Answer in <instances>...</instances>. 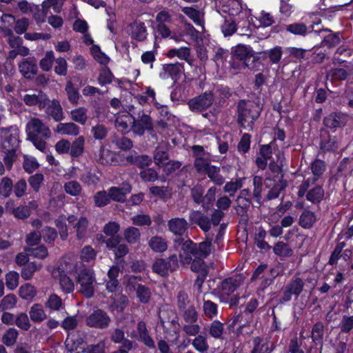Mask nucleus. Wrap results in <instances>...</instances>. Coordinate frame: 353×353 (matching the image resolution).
Segmentation results:
<instances>
[{
    "instance_id": "obj_28",
    "label": "nucleus",
    "mask_w": 353,
    "mask_h": 353,
    "mask_svg": "<svg viewBox=\"0 0 353 353\" xmlns=\"http://www.w3.org/2000/svg\"><path fill=\"white\" fill-rule=\"evenodd\" d=\"M148 245L154 252H164L168 249L166 240L159 236H152L148 241Z\"/></svg>"
},
{
    "instance_id": "obj_14",
    "label": "nucleus",
    "mask_w": 353,
    "mask_h": 353,
    "mask_svg": "<svg viewBox=\"0 0 353 353\" xmlns=\"http://www.w3.org/2000/svg\"><path fill=\"white\" fill-rule=\"evenodd\" d=\"M24 103L28 106H37L39 110H43L49 101V98L42 91L37 93L26 94L22 98Z\"/></svg>"
},
{
    "instance_id": "obj_22",
    "label": "nucleus",
    "mask_w": 353,
    "mask_h": 353,
    "mask_svg": "<svg viewBox=\"0 0 353 353\" xmlns=\"http://www.w3.org/2000/svg\"><path fill=\"white\" fill-rule=\"evenodd\" d=\"M153 158L155 164L159 168H163L167 164L169 161V154L165 143H161L156 148Z\"/></svg>"
},
{
    "instance_id": "obj_38",
    "label": "nucleus",
    "mask_w": 353,
    "mask_h": 353,
    "mask_svg": "<svg viewBox=\"0 0 353 353\" xmlns=\"http://www.w3.org/2000/svg\"><path fill=\"white\" fill-rule=\"evenodd\" d=\"M45 306L51 310L58 311L64 307V304L61 297L52 293L49 295L45 303Z\"/></svg>"
},
{
    "instance_id": "obj_32",
    "label": "nucleus",
    "mask_w": 353,
    "mask_h": 353,
    "mask_svg": "<svg viewBox=\"0 0 353 353\" xmlns=\"http://www.w3.org/2000/svg\"><path fill=\"white\" fill-rule=\"evenodd\" d=\"M111 143L114 144L117 149L122 150H129L133 147L132 140L123 136L116 134L112 136Z\"/></svg>"
},
{
    "instance_id": "obj_43",
    "label": "nucleus",
    "mask_w": 353,
    "mask_h": 353,
    "mask_svg": "<svg viewBox=\"0 0 353 353\" xmlns=\"http://www.w3.org/2000/svg\"><path fill=\"white\" fill-rule=\"evenodd\" d=\"M210 180L217 185H221L225 182V179L220 174V168L212 165L205 173Z\"/></svg>"
},
{
    "instance_id": "obj_41",
    "label": "nucleus",
    "mask_w": 353,
    "mask_h": 353,
    "mask_svg": "<svg viewBox=\"0 0 353 353\" xmlns=\"http://www.w3.org/2000/svg\"><path fill=\"white\" fill-rule=\"evenodd\" d=\"M324 196V190L320 185H316L310 190L306 194L307 201L313 203H318L321 201Z\"/></svg>"
},
{
    "instance_id": "obj_2",
    "label": "nucleus",
    "mask_w": 353,
    "mask_h": 353,
    "mask_svg": "<svg viewBox=\"0 0 353 353\" xmlns=\"http://www.w3.org/2000/svg\"><path fill=\"white\" fill-rule=\"evenodd\" d=\"M130 115L132 119L131 130L135 134L143 136L145 131L152 132L154 130V123L152 117L143 110L135 111L132 105L129 108Z\"/></svg>"
},
{
    "instance_id": "obj_16",
    "label": "nucleus",
    "mask_w": 353,
    "mask_h": 353,
    "mask_svg": "<svg viewBox=\"0 0 353 353\" xmlns=\"http://www.w3.org/2000/svg\"><path fill=\"white\" fill-rule=\"evenodd\" d=\"M44 109L46 114L56 122H60L64 119L63 108L57 99H49Z\"/></svg>"
},
{
    "instance_id": "obj_25",
    "label": "nucleus",
    "mask_w": 353,
    "mask_h": 353,
    "mask_svg": "<svg viewBox=\"0 0 353 353\" xmlns=\"http://www.w3.org/2000/svg\"><path fill=\"white\" fill-rule=\"evenodd\" d=\"M126 160L128 163L142 169L148 167L152 163V159L149 156L145 154L128 155L126 157Z\"/></svg>"
},
{
    "instance_id": "obj_44",
    "label": "nucleus",
    "mask_w": 353,
    "mask_h": 353,
    "mask_svg": "<svg viewBox=\"0 0 353 353\" xmlns=\"http://www.w3.org/2000/svg\"><path fill=\"white\" fill-rule=\"evenodd\" d=\"M84 138L82 136L79 137L70 143V154L72 157H78L81 156L84 150Z\"/></svg>"
},
{
    "instance_id": "obj_19",
    "label": "nucleus",
    "mask_w": 353,
    "mask_h": 353,
    "mask_svg": "<svg viewBox=\"0 0 353 353\" xmlns=\"http://www.w3.org/2000/svg\"><path fill=\"white\" fill-rule=\"evenodd\" d=\"M169 231L174 235L182 236L188 230V222L183 218H173L168 222Z\"/></svg>"
},
{
    "instance_id": "obj_5",
    "label": "nucleus",
    "mask_w": 353,
    "mask_h": 353,
    "mask_svg": "<svg viewBox=\"0 0 353 353\" xmlns=\"http://www.w3.org/2000/svg\"><path fill=\"white\" fill-rule=\"evenodd\" d=\"M233 56L241 62L240 69L252 68L254 62L258 59L254 55L252 48L243 44H238L234 47Z\"/></svg>"
},
{
    "instance_id": "obj_20",
    "label": "nucleus",
    "mask_w": 353,
    "mask_h": 353,
    "mask_svg": "<svg viewBox=\"0 0 353 353\" xmlns=\"http://www.w3.org/2000/svg\"><path fill=\"white\" fill-rule=\"evenodd\" d=\"M20 73L28 79H31L34 75L37 74L38 69L36 61L34 59H24L19 64Z\"/></svg>"
},
{
    "instance_id": "obj_63",
    "label": "nucleus",
    "mask_w": 353,
    "mask_h": 353,
    "mask_svg": "<svg viewBox=\"0 0 353 353\" xmlns=\"http://www.w3.org/2000/svg\"><path fill=\"white\" fill-rule=\"evenodd\" d=\"M261 339L260 337H255L253 340L254 347L252 353H271L272 349L269 347L268 344L261 343Z\"/></svg>"
},
{
    "instance_id": "obj_17",
    "label": "nucleus",
    "mask_w": 353,
    "mask_h": 353,
    "mask_svg": "<svg viewBox=\"0 0 353 353\" xmlns=\"http://www.w3.org/2000/svg\"><path fill=\"white\" fill-rule=\"evenodd\" d=\"M132 190V186L128 183H123L120 187H111L108 190L110 199L114 201L123 203L126 200V195Z\"/></svg>"
},
{
    "instance_id": "obj_34",
    "label": "nucleus",
    "mask_w": 353,
    "mask_h": 353,
    "mask_svg": "<svg viewBox=\"0 0 353 353\" xmlns=\"http://www.w3.org/2000/svg\"><path fill=\"white\" fill-rule=\"evenodd\" d=\"M316 221V215L310 210H304L299 217V225L305 228H311Z\"/></svg>"
},
{
    "instance_id": "obj_24",
    "label": "nucleus",
    "mask_w": 353,
    "mask_h": 353,
    "mask_svg": "<svg viewBox=\"0 0 353 353\" xmlns=\"http://www.w3.org/2000/svg\"><path fill=\"white\" fill-rule=\"evenodd\" d=\"M319 34H321L324 32H328L327 34L323 36V40L321 42V46L323 47H327L331 48L340 43V37L338 34L332 33L331 30L329 29H322L320 30H315Z\"/></svg>"
},
{
    "instance_id": "obj_7",
    "label": "nucleus",
    "mask_w": 353,
    "mask_h": 353,
    "mask_svg": "<svg viewBox=\"0 0 353 353\" xmlns=\"http://www.w3.org/2000/svg\"><path fill=\"white\" fill-rule=\"evenodd\" d=\"M305 285L304 281L298 276H294L289 283L285 286L283 295L280 298L279 303L283 304L291 301L292 295L298 298L303 291Z\"/></svg>"
},
{
    "instance_id": "obj_53",
    "label": "nucleus",
    "mask_w": 353,
    "mask_h": 353,
    "mask_svg": "<svg viewBox=\"0 0 353 353\" xmlns=\"http://www.w3.org/2000/svg\"><path fill=\"white\" fill-rule=\"evenodd\" d=\"M25 251L29 254L34 257L44 259L48 256V249L44 245H40L37 248H26Z\"/></svg>"
},
{
    "instance_id": "obj_33",
    "label": "nucleus",
    "mask_w": 353,
    "mask_h": 353,
    "mask_svg": "<svg viewBox=\"0 0 353 353\" xmlns=\"http://www.w3.org/2000/svg\"><path fill=\"white\" fill-rule=\"evenodd\" d=\"M213 234L206 235L205 240L200 243L198 245V255L199 257H207L212 250V237Z\"/></svg>"
},
{
    "instance_id": "obj_31",
    "label": "nucleus",
    "mask_w": 353,
    "mask_h": 353,
    "mask_svg": "<svg viewBox=\"0 0 353 353\" xmlns=\"http://www.w3.org/2000/svg\"><path fill=\"white\" fill-rule=\"evenodd\" d=\"M320 148L323 152L335 151L339 148V139L336 136L329 134L327 139L321 140Z\"/></svg>"
},
{
    "instance_id": "obj_47",
    "label": "nucleus",
    "mask_w": 353,
    "mask_h": 353,
    "mask_svg": "<svg viewBox=\"0 0 353 353\" xmlns=\"http://www.w3.org/2000/svg\"><path fill=\"white\" fill-rule=\"evenodd\" d=\"M273 251L275 254L282 257H288L293 254L292 250L283 241L277 242L273 248Z\"/></svg>"
},
{
    "instance_id": "obj_45",
    "label": "nucleus",
    "mask_w": 353,
    "mask_h": 353,
    "mask_svg": "<svg viewBox=\"0 0 353 353\" xmlns=\"http://www.w3.org/2000/svg\"><path fill=\"white\" fill-rule=\"evenodd\" d=\"M184 323H196L199 319L198 312L194 305H190L188 309L180 312Z\"/></svg>"
},
{
    "instance_id": "obj_52",
    "label": "nucleus",
    "mask_w": 353,
    "mask_h": 353,
    "mask_svg": "<svg viewBox=\"0 0 353 353\" xmlns=\"http://www.w3.org/2000/svg\"><path fill=\"white\" fill-rule=\"evenodd\" d=\"M140 236L139 230L135 227H129L124 232V238L130 244L137 243L140 239Z\"/></svg>"
},
{
    "instance_id": "obj_39",
    "label": "nucleus",
    "mask_w": 353,
    "mask_h": 353,
    "mask_svg": "<svg viewBox=\"0 0 353 353\" xmlns=\"http://www.w3.org/2000/svg\"><path fill=\"white\" fill-rule=\"evenodd\" d=\"M313 178L317 181L321 177L326 170V164L324 161L321 159H315L310 166Z\"/></svg>"
},
{
    "instance_id": "obj_23",
    "label": "nucleus",
    "mask_w": 353,
    "mask_h": 353,
    "mask_svg": "<svg viewBox=\"0 0 353 353\" xmlns=\"http://www.w3.org/2000/svg\"><path fill=\"white\" fill-rule=\"evenodd\" d=\"M130 34L132 39L142 41L146 39L147 30L143 22L134 21L130 25Z\"/></svg>"
},
{
    "instance_id": "obj_58",
    "label": "nucleus",
    "mask_w": 353,
    "mask_h": 353,
    "mask_svg": "<svg viewBox=\"0 0 353 353\" xmlns=\"http://www.w3.org/2000/svg\"><path fill=\"white\" fill-rule=\"evenodd\" d=\"M285 30L295 35L305 36L307 32V27L302 23H294L286 26Z\"/></svg>"
},
{
    "instance_id": "obj_8",
    "label": "nucleus",
    "mask_w": 353,
    "mask_h": 353,
    "mask_svg": "<svg viewBox=\"0 0 353 353\" xmlns=\"http://www.w3.org/2000/svg\"><path fill=\"white\" fill-rule=\"evenodd\" d=\"M245 277L241 274H235L233 276L224 279L219 288V296L220 300H225L244 282Z\"/></svg>"
},
{
    "instance_id": "obj_30",
    "label": "nucleus",
    "mask_w": 353,
    "mask_h": 353,
    "mask_svg": "<svg viewBox=\"0 0 353 353\" xmlns=\"http://www.w3.org/2000/svg\"><path fill=\"white\" fill-rule=\"evenodd\" d=\"M97 160L99 163L105 165H112L117 161L114 154L110 150L105 149L103 145L100 148Z\"/></svg>"
},
{
    "instance_id": "obj_60",
    "label": "nucleus",
    "mask_w": 353,
    "mask_h": 353,
    "mask_svg": "<svg viewBox=\"0 0 353 353\" xmlns=\"http://www.w3.org/2000/svg\"><path fill=\"white\" fill-rule=\"evenodd\" d=\"M108 128L103 124H97L91 128V133L96 140H103L108 135Z\"/></svg>"
},
{
    "instance_id": "obj_36",
    "label": "nucleus",
    "mask_w": 353,
    "mask_h": 353,
    "mask_svg": "<svg viewBox=\"0 0 353 353\" xmlns=\"http://www.w3.org/2000/svg\"><path fill=\"white\" fill-rule=\"evenodd\" d=\"M88 219L85 216H81L74 225L77 239L81 240L85 236L88 231Z\"/></svg>"
},
{
    "instance_id": "obj_50",
    "label": "nucleus",
    "mask_w": 353,
    "mask_h": 353,
    "mask_svg": "<svg viewBox=\"0 0 353 353\" xmlns=\"http://www.w3.org/2000/svg\"><path fill=\"white\" fill-rule=\"evenodd\" d=\"M19 335V332L15 328H9L2 336V342L8 347L14 345Z\"/></svg>"
},
{
    "instance_id": "obj_49",
    "label": "nucleus",
    "mask_w": 353,
    "mask_h": 353,
    "mask_svg": "<svg viewBox=\"0 0 353 353\" xmlns=\"http://www.w3.org/2000/svg\"><path fill=\"white\" fill-rule=\"evenodd\" d=\"M59 285L63 292L69 294L73 292L74 289V283L72 280L65 274H60Z\"/></svg>"
},
{
    "instance_id": "obj_21",
    "label": "nucleus",
    "mask_w": 353,
    "mask_h": 353,
    "mask_svg": "<svg viewBox=\"0 0 353 353\" xmlns=\"http://www.w3.org/2000/svg\"><path fill=\"white\" fill-rule=\"evenodd\" d=\"M189 220L192 224H196L205 232L210 230L211 221L209 218L199 211H192L189 216Z\"/></svg>"
},
{
    "instance_id": "obj_13",
    "label": "nucleus",
    "mask_w": 353,
    "mask_h": 353,
    "mask_svg": "<svg viewBox=\"0 0 353 353\" xmlns=\"http://www.w3.org/2000/svg\"><path fill=\"white\" fill-rule=\"evenodd\" d=\"M349 121V116L341 112H334L323 119V124L332 132L345 127Z\"/></svg>"
},
{
    "instance_id": "obj_27",
    "label": "nucleus",
    "mask_w": 353,
    "mask_h": 353,
    "mask_svg": "<svg viewBox=\"0 0 353 353\" xmlns=\"http://www.w3.org/2000/svg\"><path fill=\"white\" fill-rule=\"evenodd\" d=\"M163 69L168 77L176 80L183 71V64L179 62L176 63L165 64L163 66Z\"/></svg>"
},
{
    "instance_id": "obj_35",
    "label": "nucleus",
    "mask_w": 353,
    "mask_h": 353,
    "mask_svg": "<svg viewBox=\"0 0 353 353\" xmlns=\"http://www.w3.org/2000/svg\"><path fill=\"white\" fill-rule=\"evenodd\" d=\"M29 314L31 320L35 323H40L47 317L42 305L40 304H34L30 309Z\"/></svg>"
},
{
    "instance_id": "obj_40",
    "label": "nucleus",
    "mask_w": 353,
    "mask_h": 353,
    "mask_svg": "<svg viewBox=\"0 0 353 353\" xmlns=\"http://www.w3.org/2000/svg\"><path fill=\"white\" fill-rule=\"evenodd\" d=\"M182 12L196 25H202L203 14L199 10L192 7H183L182 8Z\"/></svg>"
},
{
    "instance_id": "obj_46",
    "label": "nucleus",
    "mask_w": 353,
    "mask_h": 353,
    "mask_svg": "<svg viewBox=\"0 0 353 353\" xmlns=\"http://www.w3.org/2000/svg\"><path fill=\"white\" fill-rule=\"evenodd\" d=\"M65 90L69 101L73 104H77L80 97L78 88L74 87L71 81H68L65 85Z\"/></svg>"
},
{
    "instance_id": "obj_54",
    "label": "nucleus",
    "mask_w": 353,
    "mask_h": 353,
    "mask_svg": "<svg viewBox=\"0 0 353 353\" xmlns=\"http://www.w3.org/2000/svg\"><path fill=\"white\" fill-rule=\"evenodd\" d=\"M87 109L85 108H79L71 111V118L73 121L84 125L88 119Z\"/></svg>"
},
{
    "instance_id": "obj_57",
    "label": "nucleus",
    "mask_w": 353,
    "mask_h": 353,
    "mask_svg": "<svg viewBox=\"0 0 353 353\" xmlns=\"http://www.w3.org/2000/svg\"><path fill=\"white\" fill-rule=\"evenodd\" d=\"M41 268V265H38L34 262L29 263L21 270V277L25 280H29L32 277L33 274Z\"/></svg>"
},
{
    "instance_id": "obj_10",
    "label": "nucleus",
    "mask_w": 353,
    "mask_h": 353,
    "mask_svg": "<svg viewBox=\"0 0 353 353\" xmlns=\"http://www.w3.org/2000/svg\"><path fill=\"white\" fill-rule=\"evenodd\" d=\"M214 100V94L211 91H208L190 99L188 105L192 111L201 112L209 108Z\"/></svg>"
},
{
    "instance_id": "obj_61",
    "label": "nucleus",
    "mask_w": 353,
    "mask_h": 353,
    "mask_svg": "<svg viewBox=\"0 0 353 353\" xmlns=\"http://www.w3.org/2000/svg\"><path fill=\"white\" fill-rule=\"evenodd\" d=\"M17 302V296L13 294L4 296L0 303V310L5 311L11 310L16 305Z\"/></svg>"
},
{
    "instance_id": "obj_42",
    "label": "nucleus",
    "mask_w": 353,
    "mask_h": 353,
    "mask_svg": "<svg viewBox=\"0 0 353 353\" xmlns=\"http://www.w3.org/2000/svg\"><path fill=\"white\" fill-rule=\"evenodd\" d=\"M212 165L210 155L194 159V166L199 174H205Z\"/></svg>"
},
{
    "instance_id": "obj_51",
    "label": "nucleus",
    "mask_w": 353,
    "mask_h": 353,
    "mask_svg": "<svg viewBox=\"0 0 353 353\" xmlns=\"http://www.w3.org/2000/svg\"><path fill=\"white\" fill-rule=\"evenodd\" d=\"M259 54H268L270 62L272 64H277L280 62L281 59L283 50L281 47L275 46L268 51L262 52H260Z\"/></svg>"
},
{
    "instance_id": "obj_11",
    "label": "nucleus",
    "mask_w": 353,
    "mask_h": 353,
    "mask_svg": "<svg viewBox=\"0 0 353 353\" xmlns=\"http://www.w3.org/2000/svg\"><path fill=\"white\" fill-rule=\"evenodd\" d=\"M110 322L111 319L108 314L100 309L94 310L85 319V323L88 326L98 329L107 328Z\"/></svg>"
},
{
    "instance_id": "obj_26",
    "label": "nucleus",
    "mask_w": 353,
    "mask_h": 353,
    "mask_svg": "<svg viewBox=\"0 0 353 353\" xmlns=\"http://www.w3.org/2000/svg\"><path fill=\"white\" fill-rule=\"evenodd\" d=\"M110 309L112 311L116 310L117 312H122L128 305V299L122 294H116L111 296Z\"/></svg>"
},
{
    "instance_id": "obj_48",
    "label": "nucleus",
    "mask_w": 353,
    "mask_h": 353,
    "mask_svg": "<svg viewBox=\"0 0 353 353\" xmlns=\"http://www.w3.org/2000/svg\"><path fill=\"white\" fill-rule=\"evenodd\" d=\"M13 183L10 178L4 176L0 181V195L5 198L10 196L13 190Z\"/></svg>"
},
{
    "instance_id": "obj_64",
    "label": "nucleus",
    "mask_w": 353,
    "mask_h": 353,
    "mask_svg": "<svg viewBox=\"0 0 353 353\" xmlns=\"http://www.w3.org/2000/svg\"><path fill=\"white\" fill-rule=\"evenodd\" d=\"M85 353H106L104 340H99L95 344L88 345L84 349Z\"/></svg>"
},
{
    "instance_id": "obj_62",
    "label": "nucleus",
    "mask_w": 353,
    "mask_h": 353,
    "mask_svg": "<svg viewBox=\"0 0 353 353\" xmlns=\"http://www.w3.org/2000/svg\"><path fill=\"white\" fill-rule=\"evenodd\" d=\"M223 331V324L219 321H214L209 327V334L214 339H221Z\"/></svg>"
},
{
    "instance_id": "obj_15",
    "label": "nucleus",
    "mask_w": 353,
    "mask_h": 353,
    "mask_svg": "<svg viewBox=\"0 0 353 353\" xmlns=\"http://www.w3.org/2000/svg\"><path fill=\"white\" fill-rule=\"evenodd\" d=\"M265 185L266 188H270L267 194V199L272 200L279 197L280 192L286 188L287 183L283 180V176L281 175L277 181L267 177L265 180Z\"/></svg>"
},
{
    "instance_id": "obj_12",
    "label": "nucleus",
    "mask_w": 353,
    "mask_h": 353,
    "mask_svg": "<svg viewBox=\"0 0 353 353\" xmlns=\"http://www.w3.org/2000/svg\"><path fill=\"white\" fill-rule=\"evenodd\" d=\"M126 288L130 292L135 291L136 296L141 303L146 304L150 302L152 297L150 288L137 283L135 278L128 279Z\"/></svg>"
},
{
    "instance_id": "obj_37",
    "label": "nucleus",
    "mask_w": 353,
    "mask_h": 353,
    "mask_svg": "<svg viewBox=\"0 0 353 353\" xmlns=\"http://www.w3.org/2000/svg\"><path fill=\"white\" fill-rule=\"evenodd\" d=\"M192 345L200 353H207L209 350L207 337L205 336L199 334L192 340Z\"/></svg>"
},
{
    "instance_id": "obj_59",
    "label": "nucleus",
    "mask_w": 353,
    "mask_h": 353,
    "mask_svg": "<svg viewBox=\"0 0 353 353\" xmlns=\"http://www.w3.org/2000/svg\"><path fill=\"white\" fill-rule=\"evenodd\" d=\"M324 334V325L321 322L315 323L312 330V339L315 343L322 342Z\"/></svg>"
},
{
    "instance_id": "obj_3",
    "label": "nucleus",
    "mask_w": 353,
    "mask_h": 353,
    "mask_svg": "<svg viewBox=\"0 0 353 353\" xmlns=\"http://www.w3.org/2000/svg\"><path fill=\"white\" fill-rule=\"evenodd\" d=\"M77 274L76 281L80 285L79 292L88 299L93 297L97 283L94 270L90 268H84L77 272Z\"/></svg>"
},
{
    "instance_id": "obj_9",
    "label": "nucleus",
    "mask_w": 353,
    "mask_h": 353,
    "mask_svg": "<svg viewBox=\"0 0 353 353\" xmlns=\"http://www.w3.org/2000/svg\"><path fill=\"white\" fill-rule=\"evenodd\" d=\"M178 259L176 255L172 254L168 259H158L152 265V270L161 275L166 276L169 272H173L178 268Z\"/></svg>"
},
{
    "instance_id": "obj_18",
    "label": "nucleus",
    "mask_w": 353,
    "mask_h": 353,
    "mask_svg": "<svg viewBox=\"0 0 353 353\" xmlns=\"http://www.w3.org/2000/svg\"><path fill=\"white\" fill-rule=\"evenodd\" d=\"M236 202L239 208L237 209L238 213L241 215L246 214L252 203L250 191L248 189L241 190L236 199Z\"/></svg>"
},
{
    "instance_id": "obj_4",
    "label": "nucleus",
    "mask_w": 353,
    "mask_h": 353,
    "mask_svg": "<svg viewBox=\"0 0 353 353\" xmlns=\"http://www.w3.org/2000/svg\"><path fill=\"white\" fill-rule=\"evenodd\" d=\"M26 132L28 137H41L49 139L51 137V131L48 126L42 120L34 117H31L27 122Z\"/></svg>"
},
{
    "instance_id": "obj_55",
    "label": "nucleus",
    "mask_w": 353,
    "mask_h": 353,
    "mask_svg": "<svg viewBox=\"0 0 353 353\" xmlns=\"http://www.w3.org/2000/svg\"><path fill=\"white\" fill-rule=\"evenodd\" d=\"M55 60L54 52L52 51H47L43 58L39 62V65L42 70L50 71L52 67V64Z\"/></svg>"
},
{
    "instance_id": "obj_29",
    "label": "nucleus",
    "mask_w": 353,
    "mask_h": 353,
    "mask_svg": "<svg viewBox=\"0 0 353 353\" xmlns=\"http://www.w3.org/2000/svg\"><path fill=\"white\" fill-rule=\"evenodd\" d=\"M55 132L61 134L76 136L79 132V128L74 123H60L57 125Z\"/></svg>"
},
{
    "instance_id": "obj_6",
    "label": "nucleus",
    "mask_w": 353,
    "mask_h": 353,
    "mask_svg": "<svg viewBox=\"0 0 353 353\" xmlns=\"http://www.w3.org/2000/svg\"><path fill=\"white\" fill-rule=\"evenodd\" d=\"M0 137L4 148L16 150L19 145V129L16 125L1 128Z\"/></svg>"
},
{
    "instance_id": "obj_1",
    "label": "nucleus",
    "mask_w": 353,
    "mask_h": 353,
    "mask_svg": "<svg viewBox=\"0 0 353 353\" xmlns=\"http://www.w3.org/2000/svg\"><path fill=\"white\" fill-rule=\"evenodd\" d=\"M260 115L259 108L252 101L241 99L236 106L238 125L248 130H252L256 120Z\"/></svg>"
},
{
    "instance_id": "obj_56",
    "label": "nucleus",
    "mask_w": 353,
    "mask_h": 353,
    "mask_svg": "<svg viewBox=\"0 0 353 353\" xmlns=\"http://www.w3.org/2000/svg\"><path fill=\"white\" fill-rule=\"evenodd\" d=\"M64 190L71 196H78L81 194L82 188L80 183L77 181H70L65 183Z\"/></svg>"
}]
</instances>
